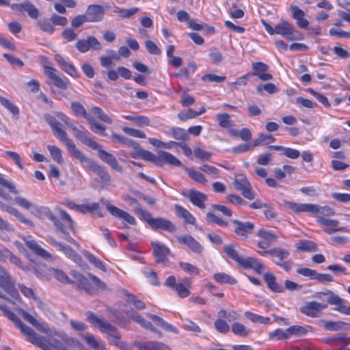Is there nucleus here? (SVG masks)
<instances>
[{"label": "nucleus", "instance_id": "obj_1", "mask_svg": "<svg viewBox=\"0 0 350 350\" xmlns=\"http://www.w3.org/2000/svg\"><path fill=\"white\" fill-rule=\"evenodd\" d=\"M25 334L28 341L44 350H66L64 345L53 337H42L26 325L16 314L11 320Z\"/></svg>", "mask_w": 350, "mask_h": 350}, {"label": "nucleus", "instance_id": "obj_2", "mask_svg": "<svg viewBox=\"0 0 350 350\" xmlns=\"http://www.w3.org/2000/svg\"><path fill=\"white\" fill-rule=\"evenodd\" d=\"M87 321L94 327H97L109 337L113 338L115 344L120 348V350H130L120 341L121 336L116 327L113 326L105 319L96 315L93 312L88 311L86 313Z\"/></svg>", "mask_w": 350, "mask_h": 350}, {"label": "nucleus", "instance_id": "obj_3", "mask_svg": "<svg viewBox=\"0 0 350 350\" xmlns=\"http://www.w3.org/2000/svg\"><path fill=\"white\" fill-rule=\"evenodd\" d=\"M233 244L225 245L224 250L227 256L235 261L240 267L245 269H253L256 273L262 274L265 271L264 265L259 259L255 257L243 258L239 256L236 247Z\"/></svg>", "mask_w": 350, "mask_h": 350}, {"label": "nucleus", "instance_id": "obj_4", "mask_svg": "<svg viewBox=\"0 0 350 350\" xmlns=\"http://www.w3.org/2000/svg\"><path fill=\"white\" fill-rule=\"evenodd\" d=\"M286 206L295 213H310L313 215H321L326 217L334 216L335 211L334 208L328 206H321L314 204H301L290 201H285Z\"/></svg>", "mask_w": 350, "mask_h": 350}, {"label": "nucleus", "instance_id": "obj_5", "mask_svg": "<svg viewBox=\"0 0 350 350\" xmlns=\"http://www.w3.org/2000/svg\"><path fill=\"white\" fill-rule=\"evenodd\" d=\"M257 253L262 256L269 255L272 258V261L285 271H290L292 269V263L287 260L290 252L282 247H273L269 250L258 251Z\"/></svg>", "mask_w": 350, "mask_h": 350}, {"label": "nucleus", "instance_id": "obj_6", "mask_svg": "<svg viewBox=\"0 0 350 350\" xmlns=\"http://www.w3.org/2000/svg\"><path fill=\"white\" fill-rule=\"evenodd\" d=\"M55 210H57L60 213V219H58L57 217L46 206L35 207L34 215L42 219H44L46 218L49 219L53 223L56 228V230L64 234V225L62 221H64L66 220V212L58 206L55 208Z\"/></svg>", "mask_w": 350, "mask_h": 350}, {"label": "nucleus", "instance_id": "obj_7", "mask_svg": "<svg viewBox=\"0 0 350 350\" xmlns=\"http://www.w3.org/2000/svg\"><path fill=\"white\" fill-rule=\"evenodd\" d=\"M164 285L174 291L180 298H186L191 293L192 282L189 278L179 280L178 282L174 275L168 276Z\"/></svg>", "mask_w": 350, "mask_h": 350}, {"label": "nucleus", "instance_id": "obj_8", "mask_svg": "<svg viewBox=\"0 0 350 350\" xmlns=\"http://www.w3.org/2000/svg\"><path fill=\"white\" fill-rule=\"evenodd\" d=\"M72 113L76 117H81L87 120L90 124V129L100 135H105L106 126L99 124L96 120L90 115L88 114L85 109L83 105L79 102H72L70 105Z\"/></svg>", "mask_w": 350, "mask_h": 350}, {"label": "nucleus", "instance_id": "obj_9", "mask_svg": "<svg viewBox=\"0 0 350 350\" xmlns=\"http://www.w3.org/2000/svg\"><path fill=\"white\" fill-rule=\"evenodd\" d=\"M292 17L296 21L297 25L301 29H308L310 33L314 35L321 34V27L319 25L309 26V21L305 18V12L297 5L291 7Z\"/></svg>", "mask_w": 350, "mask_h": 350}, {"label": "nucleus", "instance_id": "obj_10", "mask_svg": "<svg viewBox=\"0 0 350 350\" xmlns=\"http://www.w3.org/2000/svg\"><path fill=\"white\" fill-rule=\"evenodd\" d=\"M325 295H329L327 300V303L335 306L334 310L346 315H350V306H346V301L340 298L338 295L334 293L332 291H327L326 292H317L313 297L316 298H321L322 296Z\"/></svg>", "mask_w": 350, "mask_h": 350}, {"label": "nucleus", "instance_id": "obj_11", "mask_svg": "<svg viewBox=\"0 0 350 350\" xmlns=\"http://www.w3.org/2000/svg\"><path fill=\"white\" fill-rule=\"evenodd\" d=\"M275 34L280 35L289 41L302 40V35L299 33L295 27L288 21L281 19L280 22L275 25Z\"/></svg>", "mask_w": 350, "mask_h": 350}, {"label": "nucleus", "instance_id": "obj_12", "mask_svg": "<svg viewBox=\"0 0 350 350\" xmlns=\"http://www.w3.org/2000/svg\"><path fill=\"white\" fill-rule=\"evenodd\" d=\"M44 118L45 121L51 126L55 135L62 142H65L66 133L62 129L64 126L62 122L66 123L64 116L62 113H58L57 114V116H53L46 113L44 115Z\"/></svg>", "mask_w": 350, "mask_h": 350}, {"label": "nucleus", "instance_id": "obj_13", "mask_svg": "<svg viewBox=\"0 0 350 350\" xmlns=\"http://www.w3.org/2000/svg\"><path fill=\"white\" fill-rule=\"evenodd\" d=\"M233 186L236 190L241 192L244 198L250 200L255 198L256 194L252 189L251 183L245 176L243 174L236 176L233 181Z\"/></svg>", "mask_w": 350, "mask_h": 350}, {"label": "nucleus", "instance_id": "obj_14", "mask_svg": "<svg viewBox=\"0 0 350 350\" xmlns=\"http://www.w3.org/2000/svg\"><path fill=\"white\" fill-rule=\"evenodd\" d=\"M0 287L12 297L18 299L20 296L12 276L0 265Z\"/></svg>", "mask_w": 350, "mask_h": 350}, {"label": "nucleus", "instance_id": "obj_15", "mask_svg": "<svg viewBox=\"0 0 350 350\" xmlns=\"http://www.w3.org/2000/svg\"><path fill=\"white\" fill-rule=\"evenodd\" d=\"M327 308V304L319 303L316 301H306L299 308L301 314L310 318H319L323 314V310Z\"/></svg>", "mask_w": 350, "mask_h": 350}, {"label": "nucleus", "instance_id": "obj_16", "mask_svg": "<svg viewBox=\"0 0 350 350\" xmlns=\"http://www.w3.org/2000/svg\"><path fill=\"white\" fill-rule=\"evenodd\" d=\"M182 195L199 209L204 210L206 208L208 196L204 193L195 189H191L187 192H183Z\"/></svg>", "mask_w": 350, "mask_h": 350}, {"label": "nucleus", "instance_id": "obj_17", "mask_svg": "<svg viewBox=\"0 0 350 350\" xmlns=\"http://www.w3.org/2000/svg\"><path fill=\"white\" fill-rule=\"evenodd\" d=\"M232 224L234 226L233 231L234 234L242 240L247 239L255 228V224L251 221L233 219Z\"/></svg>", "mask_w": 350, "mask_h": 350}, {"label": "nucleus", "instance_id": "obj_18", "mask_svg": "<svg viewBox=\"0 0 350 350\" xmlns=\"http://www.w3.org/2000/svg\"><path fill=\"white\" fill-rule=\"evenodd\" d=\"M124 312L129 319L140 325L144 329L154 332L159 336H162V333L161 331L158 330L156 327H154L150 321L146 320L133 308L125 310Z\"/></svg>", "mask_w": 350, "mask_h": 350}, {"label": "nucleus", "instance_id": "obj_19", "mask_svg": "<svg viewBox=\"0 0 350 350\" xmlns=\"http://www.w3.org/2000/svg\"><path fill=\"white\" fill-rule=\"evenodd\" d=\"M106 208L111 215L116 218L121 219L125 228H129L128 224L132 226H135L137 224L135 218L128 212H126L111 204H108L106 206Z\"/></svg>", "mask_w": 350, "mask_h": 350}, {"label": "nucleus", "instance_id": "obj_20", "mask_svg": "<svg viewBox=\"0 0 350 350\" xmlns=\"http://www.w3.org/2000/svg\"><path fill=\"white\" fill-rule=\"evenodd\" d=\"M70 275L74 278V280L69 279L67 276V283H76L77 286L82 288L88 294L94 295L95 291L94 286L83 275L77 271H71Z\"/></svg>", "mask_w": 350, "mask_h": 350}, {"label": "nucleus", "instance_id": "obj_21", "mask_svg": "<svg viewBox=\"0 0 350 350\" xmlns=\"http://www.w3.org/2000/svg\"><path fill=\"white\" fill-rule=\"evenodd\" d=\"M152 253L156 259V262L165 263L168 261V256L170 253V249L163 243L159 241H152Z\"/></svg>", "mask_w": 350, "mask_h": 350}, {"label": "nucleus", "instance_id": "obj_22", "mask_svg": "<svg viewBox=\"0 0 350 350\" xmlns=\"http://www.w3.org/2000/svg\"><path fill=\"white\" fill-rule=\"evenodd\" d=\"M154 231H164L169 233H174L176 231L177 227L171 220L165 217H155L150 226Z\"/></svg>", "mask_w": 350, "mask_h": 350}, {"label": "nucleus", "instance_id": "obj_23", "mask_svg": "<svg viewBox=\"0 0 350 350\" xmlns=\"http://www.w3.org/2000/svg\"><path fill=\"white\" fill-rule=\"evenodd\" d=\"M317 222L325 227L324 232L327 234H332L336 232H346L345 227L338 228L339 221L336 219H326L321 216H318Z\"/></svg>", "mask_w": 350, "mask_h": 350}, {"label": "nucleus", "instance_id": "obj_24", "mask_svg": "<svg viewBox=\"0 0 350 350\" xmlns=\"http://www.w3.org/2000/svg\"><path fill=\"white\" fill-rule=\"evenodd\" d=\"M92 149L96 150L98 151V157L104 163L109 165L112 169H113L118 172H122V167H121V165H119L116 158L112 154L103 149L102 146L100 144L98 148Z\"/></svg>", "mask_w": 350, "mask_h": 350}, {"label": "nucleus", "instance_id": "obj_25", "mask_svg": "<svg viewBox=\"0 0 350 350\" xmlns=\"http://www.w3.org/2000/svg\"><path fill=\"white\" fill-rule=\"evenodd\" d=\"M177 241L180 245H187L194 253L201 254L204 250L202 245L190 234L178 236Z\"/></svg>", "mask_w": 350, "mask_h": 350}, {"label": "nucleus", "instance_id": "obj_26", "mask_svg": "<svg viewBox=\"0 0 350 350\" xmlns=\"http://www.w3.org/2000/svg\"><path fill=\"white\" fill-rule=\"evenodd\" d=\"M88 169L100 178L102 183L106 185L110 184L111 176L104 166L98 164L94 161H89Z\"/></svg>", "mask_w": 350, "mask_h": 350}, {"label": "nucleus", "instance_id": "obj_27", "mask_svg": "<svg viewBox=\"0 0 350 350\" xmlns=\"http://www.w3.org/2000/svg\"><path fill=\"white\" fill-rule=\"evenodd\" d=\"M254 72L252 76L257 77L261 81H269L273 79V75L270 73L266 72L269 70V66L263 62H258L252 63V64Z\"/></svg>", "mask_w": 350, "mask_h": 350}, {"label": "nucleus", "instance_id": "obj_28", "mask_svg": "<svg viewBox=\"0 0 350 350\" xmlns=\"http://www.w3.org/2000/svg\"><path fill=\"white\" fill-rule=\"evenodd\" d=\"M105 14V10L102 5H90L87 8L85 16L88 22H98L102 20Z\"/></svg>", "mask_w": 350, "mask_h": 350}, {"label": "nucleus", "instance_id": "obj_29", "mask_svg": "<svg viewBox=\"0 0 350 350\" xmlns=\"http://www.w3.org/2000/svg\"><path fill=\"white\" fill-rule=\"evenodd\" d=\"M76 47L81 53L87 52L90 48L96 50L100 49V44L94 36H89L87 40L82 39L78 40Z\"/></svg>", "mask_w": 350, "mask_h": 350}, {"label": "nucleus", "instance_id": "obj_30", "mask_svg": "<svg viewBox=\"0 0 350 350\" xmlns=\"http://www.w3.org/2000/svg\"><path fill=\"white\" fill-rule=\"evenodd\" d=\"M23 240L25 245L37 256L44 259H49L52 257L51 254L46 250L42 248L35 240L31 239L30 237H24Z\"/></svg>", "mask_w": 350, "mask_h": 350}, {"label": "nucleus", "instance_id": "obj_31", "mask_svg": "<svg viewBox=\"0 0 350 350\" xmlns=\"http://www.w3.org/2000/svg\"><path fill=\"white\" fill-rule=\"evenodd\" d=\"M72 131L75 137L85 145L90 146L91 148H98L99 144L90 137V133L83 127H81V129L72 128Z\"/></svg>", "mask_w": 350, "mask_h": 350}, {"label": "nucleus", "instance_id": "obj_32", "mask_svg": "<svg viewBox=\"0 0 350 350\" xmlns=\"http://www.w3.org/2000/svg\"><path fill=\"white\" fill-rule=\"evenodd\" d=\"M323 340L325 344L334 347L339 345L347 346L350 345V336H347L345 334L327 336L324 338Z\"/></svg>", "mask_w": 350, "mask_h": 350}, {"label": "nucleus", "instance_id": "obj_33", "mask_svg": "<svg viewBox=\"0 0 350 350\" xmlns=\"http://www.w3.org/2000/svg\"><path fill=\"white\" fill-rule=\"evenodd\" d=\"M11 8L19 12H26L28 15L33 19H36L39 16L38 10L34 5L28 1L23 3H14L11 5Z\"/></svg>", "mask_w": 350, "mask_h": 350}, {"label": "nucleus", "instance_id": "obj_34", "mask_svg": "<svg viewBox=\"0 0 350 350\" xmlns=\"http://www.w3.org/2000/svg\"><path fill=\"white\" fill-rule=\"evenodd\" d=\"M174 211L178 218L183 219L185 224L190 225H196V217L185 208L179 205H174Z\"/></svg>", "mask_w": 350, "mask_h": 350}, {"label": "nucleus", "instance_id": "obj_35", "mask_svg": "<svg viewBox=\"0 0 350 350\" xmlns=\"http://www.w3.org/2000/svg\"><path fill=\"white\" fill-rule=\"evenodd\" d=\"M263 278L267 283L268 288L272 292L280 293L284 291V287L277 282L276 277L273 273L267 272L264 274Z\"/></svg>", "mask_w": 350, "mask_h": 350}, {"label": "nucleus", "instance_id": "obj_36", "mask_svg": "<svg viewBox=\"0 0 350 350\" xmlns=\"http://www.w3.org/2000/svg\"><path fill=\"white\" fill-rule=\"evenodd\" d=\"M148 317L149 319H150L154 322V323L157 326L160 327L163 330L168 332L175 333V334L178 333V329L177 327L168 323L161 317H158L155 314H148Z\"/></svg>", "mask_w": 350, "mask_h": 350}, {"label": "nucleus", "instance_id": "obj_37", "mask_svg": "<svg viewBox=\"0 0 350 350\" xmlns=\"http://www.w3.org/2000/svg\"><path fill=\"white\" fill-rule=\"evenodd\" d=\"M138 350H172L170 347L159 342H135Z\"/></svg>", "mask_w": 350, "mask_h": 350}, {"label": "nucleus", "instance_id": "obj_38", "mask_svg": "<svg viewBox=\"0 0 350 350\" xmlns=\"http://www.w3.org/2000/svg\"><path fill=\"white\" fill-rule=\"evenodd\" d=\"M317 324L320 327H323L327 331H339L342 329L344 325H346L343 321H332L324 319L319 320Z\"/></svg>", "mask_w": 350, "mask_h": 350}, {"label": "nucleus", "instance_id": "obj_39", "mask_svg": "<svg viewBox=\"0 0 350 350\" xmlns=\"http://www.w3.org/2000/svg\"><path fill=\"white\" fill-rule=\"evenodd\" d=\"M231 331L234 336L241 338H247L251 333L250 328L238 321L231 324Z\"/></svg>", "mask_w": 350, "mask_h": 350}, {"label": "nucleus", "instance_id": "obj_40", "mask_svg": "<svg viewBox=\"0 0 350 350\" xmlns=\"http://www.w3.org/2000/svg\"><path fill=\"white\" fill-rule=\"evenodd\" d=\"M214 280L220 284L234 285L237 284L238 281L232 275L224 272L215 273L213 275Z\"/></svg>", "mask_w": 350, "mask_h": 350}, {"label": "nucleus", "instance_id": "obj_41", "mask_svg": "<svg viewBox=\"0 0 350 350\" xmlns=\"http://www.w3.org/2000/svg\"><path fill=\"white\" fill-rule=\"evenodd\" d=\"M67 148L68 151L70 152L72 156L79 162H86L88 165V161H91L85 157L82 152L78 150L72 142L70 139H67Z\"/></svg>", "mask_w": 350, "mask_h": 350}, {"label": "nucleus", "instance_id": "obj_42", "mask_svg": "<svg viewBox=\"0 0 350 350\" xmlns=\"http://www.w3.org/2000/svg\"><path fill=\"white\" fill-rule=\"evenodd\" d=\"M123 118L132 122L134 124L139 127L148 126L150 125V120L146 116H124Z\"/></svg>", "mask_w": 350, "mask_h": 350}, {"label": "nucleus", "instance_id": "obj_43", "mask_svg": "<svg viewBox=\"0 0 350 350\" xmlns=\"http://www.w3.org/2000/svg\"><path fill=\"white\" fill-rule=\"evenodd\" d=\"M57 70L55 68H52L50 70H47L45 75L50 80L51 83L55 85L56 87L59 88H64L66 83L64 80L57 75Z\"/></svg>", "mask_w": 350, "mask_h": 350}, {"label": "nucleus", "instance_id": "obj_44", "mask_svg": "<svg viewBox=\"0 0 350 350\" xmlns=\"http://www.w3.org/2000/svg\"><path fill=\"white\" fill-rule=\"evenodd\" d=\"M244 315L248 320L254 323L267 325L271 323V319L269 317L260 316L250 311H245Z\"/></svg>", "mask_w": 350, "mask_h": 350}, {"label": "nucleus", "instance_id": "obj_45", "mask_svg": "<svg viewBox=\"0 0 350 350\" xmlns=\"http://www.w3.org/2000/svg\"><path fill=\"white\" fill-rule=\"evenodd\" d=\"M111 137L113 140L118 141L123 145H125L128 147L132 148L133 149H139V144L124 137L122 135L113 133L111 134Z\"/></svg>", "mask_w": 350, "mask_h": 350}, {"label": "nucleus", "instance_id": "obj_46", "mask_svg": "<svg viewBox=\"0 0 350 350\" xmlns=\"http://www.w3.org/2000/svg\"><path fill=\"white\" fill-rule=\"evenodd\" d=\"M84 256L86 258V259L89 261V262L93 265L95 267L98 268V269L104 272L107 271V268L104 262L100 259L94 256L93 254L90 253L88 251H85L84 252Z\"/></svg>", "mask_w": 350, "mask_h": 350}, {"label": "nucleus", "instance_id": "obj_47", "mask_svg": "<svg viewBox=\"0 0 350 350\" xmlns=\"http://www.w3.org/2000/svg\"><path fill=\"white\" fill-rule=\"evenodd\" d=\"M135 213L137 215L139 219L146 222L150 226L155 217H152L151 213L147 210L143 209L141 206L135 207Z\"/></svg>", "mask_w": 350, "mask_h": 350}, {"label": "nucleus", "instance_id": "obj_48", "mask_svg": "<svg viewBox=\"0 0 350 350\" xmlns=\"http://www.w3.org/2000/svg\"><path fill=\"white\" fill-rule=\"evenodd\" d=\"M86 343L94 350H107L103 343L98 341L93 335L88 334L83 336Z\"/></svg>", "mask_w": 350, "mask_h": 350}, {"label": "nucleus", "instance_id": "obj_49", "mask_svg": "<svg viewBox=\"0 0 350 350\" xmlns=\"http://www.w3.org/2000/svg\"><path fill=\"white\" fill-rule=\"evenodd\" d=\"M218 317L223 318L228 320L229 322L237 321L240 319V314L235 310H226L224 309L220 310L218 313Z\"/></svg>", "mask_w": 350, "mask_h": 350}, {"label": "nucleus", "instance_id": "obj_50", "mask_svg": "<svg viewBox=\"0 0 350 350\" xmlns=\"http://www.w3.org/2000/svg\"><path fill=\"white\" fill-rule=\"evenodd\" d=\"M214 327L216 331L222 334H228L231 329V326L223 318L219 317L214 322Z\"/></svg>", "mask_w": 350, "mask_h": 350}, {"label": "nucleus", "instance_id": "obj_51", "mask_svg": "<svg viewBox=\"0 0 350 350\" xmlns=\"http://www.w3.org/2000/svg\"><path fill=\"white\" fill-rule=\"evenodd\" d=\"M185 170L188 176L194 181L201 184H206L207 179L202 172L193 168H186Z\"/></svg>", "mask_w": 350, "mask_h": 350}, {"label": "nucleus", "instance_id": "obj_52", "mask_svg": "<svg viewBox=\"0 0 350 350\" xmlns=\"http://www.w3.org/2000/svg\"><path fill=\"white\" fill-rule=\"evenodd\" d=\"M91 111L100 121L109 124L113 123L112 119L107 113H105L101 108L94 106L92 107Z\"/></svg>", "mask_w": 350, "mask_h": 350}, {"label": "nucleus", "instance_id": "obj_53", "mask_svg": "<svg viewBox=\"0 0 350 350\" xmlns=\"http://www.w3.org/2000/svg\"><path fill=\"white\" fill-rule=\"evenodd\" d=\"M206 219L208 222L217 224L219 226L228 227L229 226V223L227 221L217 216L212 212H208L206 214Z\"/></svg>", "mask_w": 350, "mask_h": 350}, {"label": "nucleus", "instance_id": "obj_54", "mask_svg": "<svg viewBox=\"0 0 350 350\" xmlns=\"http://www.w3.org/2000/svg\"><path fill=\"white\" fill-rule=\"evenodd\" d=\"M79 251V250H77L75 247H71L70 245H67V257L72 259L79 266H82L83 260L81 255L78 253Z\"/></svg>", "mask_w": 350, "mask_h": 350}, {"label": "nucleus", "instance_id": "obj_55", "mask_svg": "<svg viewBox=\"0 0 350 350\" xmlns=\"http://www.w3.org/2000/svg\"><path fill=\"white\" fill-rule=\"evenodd\" d=\"M216 118L219 126L221 128L228 129L232 126L230 116L227 113H217Z\"/></svg>", "mask_w": 350, "mask_h": 350}, {"label": "nucleus", "instance_id": "obj_56", "mask_svg": "<svg viewBox=\"0 0 350 350\" xmlns=\"http://www.w3.org/2000/svg\"><path fill=\"white\" fill-rule=\"evenodd\" d=\"M288 338L291 336H302L308 333L307 329L301 325H295L287 328Z\"/></svg>", "mask_w": 350, "mask_h": 350}, {"label": "nucleus", "instance_id": "obj_57", "mask_svg": "<svg viewBox=\"0 0 350 350\" xmlns=\"http://www.w3.org/2000/svg\"><path fill=\"white\" fill-rule=\"evenodd\" d=\"M0 103L14 116H18L19 114L18 108L14 105L9 99L0 96Z\"/></svg>", "mask_w": 350, "mask_h": 350}, {"label": "nucleus", "instance_id": "obj_58", "mask_svg": "<svg viewBox=\"0 0 350 350\" xmlns=\"http://www.w3.org/2000/svg\"><path fill=\"white\" fill-rule=\"evenodd\" d=\"M257 236L268 243L276 241L278 239V236L275 234L263 228L258 230L257 232Z\"/></svg>", "mask_w": 350, "mask_h": 350}, {"label": "nucleus", "instance_id": "obj_59", "mask_svg": "<svg viewBox=\"0 0 350 350\" xmlns=\"http://www.w3.org/2000/svg\"><path fill=\"white\" fill-rule=\"evenodd\" d=\"M47 149L49 151L52 159L58 163H63V158L61 150L55 146L48 145Z\"/></svg>", "mask_w": 350, "mask_h": 350}, {"label": "nucleus", "instance_id": "obj_60", "mask_svg": "<svg viewBox=\"0 0 350 350\" xmlns=\"http://www.w3.org/2000/svg\"><path fill=\"white\" fill-rule=\"evenodd\" d=\"M200 170L209 175L213 178H217L219 177V170L215 166L204 164L200 167Z\"/></svg>", "mask_w": 350, "mask_h": 350}, {"label": "nucleus", "instance_id": "obj_61", "mask_svg": "<svg viewBox=\"0 0 350 350\" xmlns=\"http://www.w3.org/2000/svg\"><path fill=\"white\" fill-rule=\"evenodd\" d=\"M275 141V138L271 134L260 133L254 141V146H258L262 144H271Z\"/></svg>", "mask_w": 350, "mask_h": 350}, {"label": "nucleus", "instance_id": "obj_62", "mask_svg": "<svg viewBox=\"0 0 350 350\" xmlns=\"http://www.w3.org/2000/svg\"><path fill=\"white\" fill-rule=\"evenodd\" d=\"M179 266L186 273L195 275H200L199 269L189 262H180Z\"/></svg>", "mask_w": 350, "mask_h": 350}, {"label": "nucleus", "instance_id": "obj_63", "mask_svg": "<svg viewBox=\"0 0 350 350\" xmlns=\"http://www.w3.org/2000/svg\"><path fill=\"white\" fill-rule=\"evenodd\" d=\"M139 10V9L138 8H132L129 9L117 8L116 12L122 18H129Z\"/></svg>", "mask_w": 350, "mask_h": 350}, {"label": "nucleus", "instance_id": "obj_64", "mask_svg": "<svg viewBox=\"0 0 350 350\" xmlns=\"http://www.w3.org/2000/svg\"><path fill=\"white\" fill-rule=\"evenodd\" d=\"M277 338L278 340H287L288 339V333L287 329L286 330H282L280 328L276 329L273 332H271L269 334V339L273 340Z\"/></svg>", "mask_w": 350, "mask_h": 350}]
</instances>
